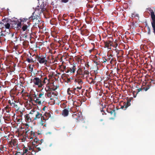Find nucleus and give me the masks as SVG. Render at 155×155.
<instances>
[{"instance_id": "1", "label": "nucleus", "mask_w": 155, "mask_h": 155, "mask_svg": "<svg viewBox=\"0 0 155 155\" xmlns=\"http://www.w3.org/2000/svg\"><path fill=\"white\" fill-rule=\"evenodd\" d=\"M14 23L16 25L18 29H20L22 26V29L23 31H25L27 30L29 27L30 24L28 19L22 18L18 20L17 21L14 22Z\"/></svg>"}, {"instance_id": "4", "label": "nucleus", "mask_w": 155, "mask_h": 155, "mask_svg": "<svg viewBox=\"0 0 155 155\" xmlns=\"http://www.w3.org/2000/svg\"><path fill=\"white\" fill-rule=\"evenodd\" d=\"M38 60L40 63L46 64L47 61L44 57H39L38 58Z\"/></svg>"}, {"instance_id": "18", "label": "nucleus", "mask_w": 155, "mask_h": 155, "mask_svg": "<svg viewBox=\"0 0 155 155\" xmlns=\"http://www.w3.org/2000/svg\"><path fill=\"white\" fill-rule=\"evenodd\" d=\"M37 103H38V104H41V102L40 101H38V102H37Z\"/></svg>"}, {"instance_id": "10", "label": "nucleus", "mask_w": 155, "mask_h": 155, "mask_svg": "<svg viewBox=\"0 0 155 155\" xmlns=\"http://www.w3.org/2000/svg\"><path fill=\"white\" fill-rule=\"evenodd\" d=\"M152 24L154 31V33H155V21H153L152 23Z\"/></svg>"}, {"instance_id": "13", "label": "nucleus", "mask_w": 155, "mask_h": 155, "mask_svg": "<svg viewBox=\"0 0 155 155\" xmlns=\"http://www.w3.org/2000/svg\"><path fill=\"white\" fill-rule=\"evenodd\" d=\"M47 78H44V80L42 82H43V84L46 83L45 81L46 80H47Z\"/></svg>"}, {"instance_id": "3", "label": "nucleus", "mask_w": 155, "mask_h": 155, "mask_svg": "<svg viewBox=\"0 0 155 155\" xmlns=\"http://www.w3.org/2000/svg\"><path fill=\"white\" fill-rule=\"evenodd\" d=\"M33 82L35 85L37 86L38 87H41L43 85L42 81L38 78H34Z\"/></svg>"}, {"instance_id": "19", "label": "nucleus", "mask_w": 155, "mask_h": 155, "mask_svg": "<svg viewBox=\"0 0 155 155\" xmlns=\"http://www.w3.org/2000/svg\"><path fill=\"white\" fill-rule=\"evenodd\" d=\"M41 124L42 125H43V121L42 120H41Z\"/></svg>"}, {"instance_id": "17", "label": "nucleus", "mask_w": 155, "mask_h": 155, "mask_svg": "<svg viewBox=\"0 0 155 155\" xmlns=\"http://www.w3.org/2000/svg\"><path fill=\"white\" fill-rule=\"evenodd\" d=\"M39 97H38L36 99V102H38V101H39Z\"/></svg>"}, {"instance_id": "23", "label": "nucleus", "mask_w": 155, "mask_h": 155, "mask_svg": "<svg viewBox=\"0 0 155 155\" xmlns=\"http://www.w3.org/2000/svg\"><path fill=\"white\" fill-rule=\"evenodd\" d=\"M34 140L35 141H36V140H35V139Z\"/></svg>"}, {"instance_id": "22", "label": "nucleus", "mask_w": 155, "mask_h": 155, "mask_svg": "<svg viewBox=\"0 0 155 155\" xmlns=\"http://www.w3.org/2000/svg\"><path fill=\"white\" fill-rule=\"evenodd\" d=\"M34 140L35 141H36V140H35V139Z\"/></svg>"}, {"instance_id": "12", "label": "nucleus", "mask_w": 155, "mask_h": 155, "mask_svg": "<svg viewBox=\"0 0 155 155\" xmlns=\"http://www.w3.org/2000/svg\"><path fill=\"white\" fill-rule=\"evenodd\" d=\"M43 95V94H40L38 95V97L39 98H40Z\"/></svg>"}, {"instance_id": "8", "label": "nucleus", "mask_w": 155, "mask_h": 155, "mask_svg": "<svg viewBox=\"0 0 155 155\" xmlns=\"http://www.w3.org/2000/svg\"><path fill=\"white\" fill-rule=\"evenodd\" d=\"M151 17L153 20V21H155V15L154 12H150Z\"/></svg>"}, {"instance_id": "21", "label": "nucleus", "mask_w": 155, "mask_h": 155, "mask_svg": "<svg viewBox=\"0 0 155 155\" xmlns=\"http://www.w3.org/2000/svg\"><path fill=\"white\" fill-rule=\"evenodd\" d=\"M147 89H146V91H147Z\"/></svg>"}, {"instance_id": "6", "label": "nucleus", "mask_w": 155, "mask_h": 155, "mask_svg": "<svg viewBox=\"0 0 155 155\" xmlns=\"http://www.w3.org/2000/svg\"><path fill=\"white\" fill-rule=\"evenodd\" d=\"M68 111L66 109H65L63 110L62 114L64 116H68Z\"/></svg>"}, {"instance_id": "20", "label": "nucleus", "mask_w": 155, "mask_h": 155, "mask_svg": "<svg viewBox=\"0 0 155 155\" xmlns=\"http://www.w3.org/2000/svg\"><path fill=\"white\" fill-rule=\"evenodd\" d=\"M79 89H81V88H80V87H79Z\"/></svg>"}, {"instance_id": "14", "label": "nucleus", "mask_w": 155, "mask_h": 155, "mask_svg": "<svg viewBox=\"0 0 155 155\" xmlns=\"http://www.w3.org/2000/svg\"><path fill=\"white\" fill-rule=\"evenodd\" d=\"M36 112L35 111H31L30 113V114H35V113Z\"/></svg>"}, {"instance_id": "5", "label": "nucleus", "mask_w": 155, "mask_h": 155, "mask_svg": "<svg viewBox=\"0 0 155 155\" xmlns=\"http://www.w3.org/2000/svg\"><path fill=\"white\" fill-rule=\"evenodd\" d=\"M35 117L34 118V120L40 118L42 115L39 112L37 111H36L35 113Z\"/></svg>"}, {"instance_id": "2", "label": "nucleus", "mask_w": 155, "mask_h": 155, "mask_svg": "<svg viewBox=\"0 0 155 155\" xmlns=\"http://www.w3.org/2000/svg\"><path fill=\"white\" fill-rule=\"evenodd\" d=\"M7 20L3 19L0 22V29L2 28V30H4V27L8 29L10 28V25L9 23L7 22Z\"/></svg>"}, {"instance_id": "9", "label": "nucleus", "mask_w": 155, "mask_h": 155, "mask_svg": "<svg viewBox=\"0 0 155 155\" xmlns=\"http://www.w3.org/2000/svg\"><path fill=\"white\" fill-rule=\"evenodd\" d=\"M129 106H130L129 103V102H127V103L126 104H125L123 106H122L121 107V108L122 109H123L124 107H125V110L126 109V108H127Z\"/></svg>"}, {"instance_id": "15", "label": "nucleus", "mask_w": 155, "mask_h": 155, "mask_svg": "<svg viewBox=\"0 0 155 155\" xmlns=\"http://www.w3.org/2000/svg\"><path fill=\"white\" fill-rule=\"evenodd\" d=\"M68 1V0H62V2L64 3L67 2Z\"/></svg>"}, {"instance_id": "16", "label": "nucleus", "mask_w": 155, "mask_h": 155, "mask_svg": "<svg viewBox=\"0 0 155 155\" xmlns=\"http://www.w3.org/2000/svg\"><path fill=\"white\" fill-rule=\"evenodd\" d=\"M110 113L111 114H114V115H115V111H111L110 112Z\"/></svg>"}, {"instance_id": "7", "label": "nucleus", "mask_w": 155, "mask_h": 155, "mask_svg": "<svg viewBox=\"0 0 155 155\" xmlns=\"http://www.w3.org/2000/svg\"><path fill=\"white\" fill-rule=\"evenodd\" d=\"M25 120L27 122H29L31 121V119L30 118L29 115L27 114L25 116Z\"/></svg>"}, {"instance_id": "11", "label": "nucleus", "mask_w": 155, "mask_h": 155, "mask_svg": "<svg viewBox=\"0 0 155 155\" xmlns=\"http://www.w3.org/2000/svg\"><path fill=\"white\" fill-rule=\"evenodd\" d=\"M75 71V67L74 66L73 67H72V72L73 73L74 72V71Z\"/></svg>"}]
</instances>
